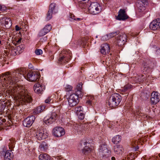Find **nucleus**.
Segmentation results:
<instances>
[{"label": "nucleus", "mask_w": 160, "mask_h": 160, "mask_svg": "<svg viewBox=\"0 0 160 160\" xmlns=\"http://www.w3.org/2000/svg\"><path fill=\"white\" fill-rule=\"evenodd\" d=\"M25 69L24 68H18L13 70L12 72H6L2 74L0 77V79H3V83H9L12 85L15 82L18 81L19 79L25 78L31 82L37 81L40 75L37 72H29L27 76L24 75Z\"/></svg>", "instance_id": "f257e3e1"}, {"label": "nucleus", "mask_w": 160, "mask_h": 160, "mask_svg": "<svg viewBox=\"0 0 160 160\" xmlns=\"http://www.w3.org/2000/svg\"><path fill=\"white\" fill-rule=\"evenodd\" d=\"M14 94L16 99L22 105H27L30 103L32 101L30 93L23 86L16 85L13 88Z\"/></svg>", "instance_id": "f03ea898"}, {"label": "nucleus", "mask_w": 160, "mask_h": 160, "mask_svg": "<svg viewBox=\"0 0 160 160\" xmlns=\"http://www.w3.org/2000/svg\"><path fill=\"white\" fill-rule=\"evenodd\" d=\"M122 100L121 96L118 93L112 94L106 100L107 105L111 108H115L118 106Z\"/></svg>", "instance_id": "7ed1b4c3"}, {"label": "nucleus", "mask_w": 160, "mask_h": 160, "mask_svg": "<svg viewBox=\"0 0 160 160\" xmlns=\"http://www.w3.org/2000/svg\"><path fill=\"white\" fill-rule=\"evenodd\" d=\"M102 10L101 6L97 2H92L91 3L88 8L89 12L93 15H96L100 12Z\"/></svg>", "instance_id": "20e7f679"}, {"label": "nucleus", "mask_w": 160, "mask_h": 160, "mask_svg": "<svg viewBox=\"0 0 160 160\" xmlns=\"http://www.w3.org/2000/svg\"><path fill=\"white\" fill-rule=\"evenodd\" d=\"M36 137L40 140L46 138L49 135V131L45 129H38L35 132Z\"/></svg>", "instance_id": "39448f33"}, {"label": "nucleus", "mask_w": 160, "mask_h": 160, "mask_svg": "<svg viewBox=\"0 0 160 160\" xmlns=\"http://www.w3.org/2000/svg\"><path fill=\"white\" fill-rule=\"evenodd\" d=\"M82 97L75 93L70 95L68 98L69 106L71 107H73L77 105L79 102V98Z\"/></svg>", "instance_id": "423d86ee"}, {"label": "nucleus", "mask_w": 160, "mask_h": 160, "mask_svg": "<svg viewBox=\"0 0 160 160\" xmlns=\"http://www.w3.org/2000/svg\"><path fill=\"white\" fill-rule=\"evenodd\" d=\"M57 114L55 112H53L48 116H46L43 119V122L47 125H50L55 122Z\"/></svg>", "instance_id": "0eeeda50"}, {"label": "nucleus", "mask_w": 160, "mask_h": 160, "mask_svg": "<svg viewBox=\"0 0 160 160\" xmlns=\"http://www.w3.org/2000/svg\"><path fill=\"white\" fill-rule=\"evenodd\" d=\"M149 77L146 78L143 75H137L136 76L132 78V82L133 83L140 84L144 82L148 81Z\"/></svg>", "instance_id": "6e6552de"}, {"label": "nucleus", "mask_w": 160, "mask_h": 160, "mask_svg": "<svg viewBox=\"0 0 160 160\" xmlns=\"http://www.w3.org/2000/svg\"><path fill=\"white\" fill-rule=\"evenodd\" d=\"M56 5L54 3H51L49 6V9L47 14L46 20H49L52 18V14L53 12L55 13L57 12V10H56Z\"/></svg>", "instance_id": "1a4fd4ad"}, {"label": "nucleus", "mask_w": 160, "mask_h": 160, "mask_svg": "<svg viewBox=\"0 0 160 160\" xmlns=\"http://www.w3.org/2000/svg\"><path fill=\"white\" fill-rule=\"evenodd\" d=\"M81 147L84 146L82 149V152L84 154H87L90 153L92 149L90 147V144L88 143L85 140H82L80 142Z\"/></svg>", "instance_id": "9d476101"}, {"label": "nucleus", "mask_w": 160, "mask_h": 160, "mask_svg": "<svg viewBox=\"0 0 160 160\" xmlns=\"http://www.w3.org/2000/svg\"><path fill=\"white\" fill-rule=\"evenodd\" d=\"M65 133L64 129L60 127H56L53 130V134L56 137H62Z\"/></svg>", "instance_id": "9b49d317"}, {"label": "nucleus", "mask_w": 160, "mask_h": 160, "mask_svg": "<svg viewBox=\"0 0 160 160\" xmlns=\"http://www.w3.org/2000/svg\"><path fill=\"white\" fill-rule=\"evenodd\" d=\"M127 36L125 34H120L117 37L116 43L119 46L123 45L127 41Z\"/></svg>", "instance_id": "f8f14e48"}, {"label": "nucleus", "mask_w": 160, "mask_h": 160, "mask_svg": "<svg viewBox=\"0 0 160 160\" xmlns=\"http://www.w3.org/2000/svg\"><path fill=\"white\" fill-rule=\"evenodd\" d=\"M35 117L34 116H31L25 119L23 121V125L24 127H30L33 123Z\"/></svg>", "instance_id": "ddd939ff"}, {"label": "nucleus", "mask_w": 160, "mask_h": 160, "mask_svg": "<svg viewBox=\"0 0 160 160\" xmlns=\"http://www.w3.org/2000/svg\"><path fill=\"white\" fill-rule=\"evenodd\" d=\"M160 100V94L157 92H153L151 94V101L152 104H155Z\"/></svg>", "instance_id": "4468645a"}, {"label": "nucleus", "mask_w": 160, "mask_h": 160, "mask_svg": "<svg viewBox=\"0 0 160 160\" xmlns=\"http://www.w3.org/2000/svg\"><path fill=\"white\" fill-rule=\"evenodd\" d=\"M150 28L153 30H156L160 28V18H158L152 22L149 25Z\"/></svg>", "instance_id": "2eb2a0df"}, {"label": "nucleus", "mask_w": 160, "mask_h": 160, "mask_svg": "<svg viewBox=\"0 0 160 160\" xmlns=\"http://www.w3.org/2000/svg\"><path fill=\"white\" fill-rule=\"evenodd\" d=\"M128 18L124 9H120L118 12L116 19L119 20H124Z\"/></svg>", "instance_id": "dca6fc26"}, {"label": "nucleus", "mask_w": 160, "mask_h": 160, "mask_svg": "<svg viewBox=\"0 0 160 160\" xmlns=\"http://www.w3.org/2000/svg\"><path fill=\"white\" fill-rule=\"evenodd\" d=\"M0 22L7 28H10L12 25L11 20L9 18L3 17L1 18Z\"/></svg>", "instance_id": "f3484780"}, {"label": "nucleus", "mask_w": 160, "mask_h": 160, "mask_svg": "<svg viewBox=\"0 0 160 160\" xmlns=\"http://www.w3.org/2000/svg\"><path fill=\"white\" fill-rule=\"evenodd\" d=\"M34 91L38 94L42 93V91L45 89V86L37 83L35 84L33 87Z\"/></svg>", "instance_id": "a211bd4d"}, {"label": "nucleus", "mask_w": 160, "mask_h": 160, "mask_svg": "<svg viewBox=\"0 0 160 160\" xmlns=\"http://www.w3.org/2000/svg\"><path fill=\"white\" fill-rule=\"evenodd\" d=\"M134 115L136 117L138 116L139 118L142 117L145 119V120H150L152 118L149 116L148 114H144L142 112V110L141 109L137 110L134 113Z\"/></svg>", "instance_id": "6ab92c4d"}, {"label": "nucleus", "mask_w": 160, "mask_h": 160, "mask_svg": "<svg viewBox=\"0 0 160 160\" xmlns=\"http://www.w3.org/2000/svg\"><path fill=\"white\" fill-rule=\"evenodd\" d=\"M99 154L102 157L106 156V153H108V150L107 149V145L103 144L100 146L99 148Z\"/></svg>", "instance_id": "aec40b11"}, {"label": "nucleus", "mask_w": 160, "mask_h": 160, "mask_svg": "<svg viewBox=\"0 0 160 160\" xmlns=\"http://www.w3.org/2000/svg\"><path fill=\"white\" fill-rule=\"evenodd\" d=\"M132 86L130 84H127L120 89L121 93L122 94H126L125 96H128L129 92L132 88Z\"/></svg>", "instance_id": "412c9836"}, {"label": "nucleus", "mask_w": 160, "mask_h": 160, "mask_svg": "<svg viewBox=\"0 0 160 160\" xmlns=\"http://www.w3.org/2000/svg\"><path fill=\"white\" fill-rule=\"evenodd\" d=\"M148 3L147 0H138L136 3V5L140 9H144Z\"/></svg>", "instance_id": "4be33fe9"}, {"label": "nucleus", "mask_w": 160, "mask_h": 160, "mask_svg": "<svg viewBox=\"0 0 160 160\" xmlns=\"http://www.w3.org/2000/svg\"><path fill=\"white\" fill-rule=\"evenodd\" d=\"M101 52L103 55H105L109 52L110 46L107 43L102 44L101 46Z\"/></svg>", "instance_id": "5701e85b"}, {"label": "nucleus", "mask_w": 160, "mask_h": 160, "mask_svg": "<svg viewBox=\"0 0 160 160\" xmlns=\"http://www.w3.org/2000/svg\"><path fill=\"white\" fill-rule=\"evenodd\" d=\"M60 55L62 56H64L63 57L65 58L69 59V60L72 57L71 52L69 50H66L63 51Z\"/></svg>", "instance_id": "b1692460"}, {"label": "nucleus", "mask_w": 160, "mask_h": 160, "mask_svg": "<svg viewBox=\"0 0 160 160\" xmlns=\"http://www.w3.org/2000/svg\"><path fill=\"white\" fill-rule=\"evenodd\" d=\"M82 83L81 82L79 83L76 86L75 90V93L79 95L80 96H83V92H82Z\"/></svg>", "instance_id": "393cba45"}, {"label": "nucleus", "mask_w": 160, "mask_h": 160, "mask_svg": "<svg viewBox=\"0 0 160 160\" xmlns=\"http://www.w3.org/2000/svg\"><path fill=\"white\" fill-rule=\"evenodd\" d=\"M13 155L11 150H8L4 155L5 160H12Z\"/></svg>", "instance_id": "a878e982"}, {"label": "nucleus", "mask_w": 160, "mask_h": 160, "mask_svg": "<svg viewBox=\"0 0 160 160\" xmlns=\"http://www.w3.org/2000/svg\"><path fill=\"white\" fill-rule=\"evenodd\" d=\"M45 108V106H39L34 108L33 112L36 114H39L43 112Z\"/></svg>", "instance_id": "bb28decb"}, {"label": "nucleus", "mask_w": 160, "mask_h": 160, "mask_svg": "<svg viewBox=\"0 0 160 160\" xmlns=\"http://www.w3.org/2000/svg\"><path fill=\"white\" fill-rule=\"evenodd\" d=\"M121 137L119 135H117L112 138V142L114 144L118 143L121 141Z\"/></svg>", "instance_id": "cd10ccee"}, {"label": "nucleus", "mask_w": 160, "mask_h": 160, "mask_svg": "<svg viewBox=\"0 0 160 160\" xmlns=\"http://www.w3.org/2000/svg\"><path fill=\"white\" fill-rule=\"evenodd\" d=\"M63 57L60 55L58 59V63H59L64 64L69 61V59L65 58Z\"/></svg>", "instance_id": "c85d7f7f"}, {"label": "nucleus", "mask_w": 160, "mask_h": 160, "mask_svg": "<svg viewBox=\"0 0 160 160\" xmlns=\"http://www.w3.org/2000/svg\"><path fill=\"white\" fill-rule=\"evenodd\" d=\"M39 160H50V158L47 154L44 153L40 154L39 157Z\"/></svg>", "instance_id": "c756f323"}, {"label": "nucleus", "mask_w": 160, "mask_h": 160, "mask_svg": "<svg viewBox=\"0 0 160 160\" xmlns=\"http://www.w3.org/2000/svg\"><path fill=\"white\" fill-rule=\"evenodd\" d=\"M122 150V148L121 146L117 145L114 147V151L117 154H119L121 153Z\"/></svg>", "instance_id": "7c9ffc66"}, {"label": "nucleus", "mask_w": 160, "mask_h": 160, "mask_svg": "<svg viewBox=\"0 0 160 160\" xmlns=\"http://www.w3.org/2000/svg\"><path fill=\"white\" fill-rule=\"evenodd\" d=\"M119 33V31H116L113 32L108 34L107 36H106V37H108V38H110L114 37V36H115L116 35H118ZM106 36L103 37H102L103 39Z\"/></svg>", "instance_id": "2f4dec72"}, {"label": "nucleus", "mask_w": 160, "mask_h": 160, "mask_svg": "<svg viewBox=\"0 0 160 160\" xmlns=\"http://www.w3.org/2000/svg\"><path fill=\"white\" fill-rule=\"evenodd\" d=\"M69 20L72 22L74 20L79 21H81L82 19L80 18H77L74 15L72 14L70 15Z\"/></svg>", "instance_id": "473e14b6"}, {"label": "nucleus", "mask_w": 160, "mask_h": 160, "mask_svg": "<svg viewBox=\"0 0 160 160\" xmlns=\"http://www.w3.org/2000/svg\"><path fill=\"white\" fill-rule=\"evenodd\" d=\"M10 142L9 143L8 146L10 149L11 150L14 147L15 142L12 139H10Z\"/></svg>", "instance_id": "72a5a7b5"}, {"label": "nucleus", "mask_w": 160, "mask_h": 160, "mask_svg": "<svg viewBox=\"0 0 160 160\" xmlns=\"http://www.w3.org/2000/svg\"><path fill=\"white\" fill-rule=\"evenodd\" d=\"M43 28L47 33L52 29V26L50 24H47Z\"/></svg>", "instance_id": "f704fd0d"}, {"label": "nucleus", "mask_w": 160, "mask_h": 160, "mask_svg": "<svg viewBox=\"0 0 160 160\" xmlns=\"http://www.w3.org/2000/svg\"><path fill=\"white\" fill-rule=\"evenodd\" d=\"M84 40L85 39L84 38L79 40L78 42V44L80 46H84L86 43Z\"/></svg>", "instance_id": "c9c22d12"}, {"label": "nucleus", "mask_w": 160, "mask_h": 160, "mask_svg": "<svg viewBox=\"0 0 160 160\" xmlns=\"http://www.w3.org/2000/svg\"><path fill=\"white\" fill-rule=\"evenodd\" d=\"M47 33L45 31V30L43 28L39 31L38 33V35L39 37H42L45 35Z\"/></svg>", "instance_id": "e433bc0d"}, {"label": "nucleus", "mask_w": 160, "mask_h": 160, "mask_svg": "<svg viewBox=\"0 0 160 160\" xmlns=\"http://www.w3.org/2000/svg\"><path fill=\"white\" fill-rule=\"evenodd\" d=\"M45 102L46 103H52L53 102V100L52 97L50 96L47 98L45 101Z\"/></svg>", "instance_id": "4c0bfd02"}, {"label": "nucleus", "mask_w": 160, "mask_h": 160, "mask_svg": "<svg viewBox=\"0 0 160 160\" xmlns=\"http://www.w3.org/2000/svg\"><path fill=\"white\" fill-rule=\"evenodd\" d=\"M65 89L66 92H69L72 90V87L70 85H67L65 87Z\"/></svg>", "instance_id": "58836bf2"}, {"label": "nucleus", "mask_w": 160, "mask_h": 160, "mask_svg": "<svg viewBox=\"0 0 160 160\" xmlns=\"http://www.w3.org/2000/svg\"><path fill=\"white\" fill-rule=\"evenodd\" d=\"M35 53L37 55H40L42 54V51L40 49H37L35 51Z\"/></svg>", "instance_id": "ea45409f"}, {"label": "nucleus", "mask_w": 160, "mask_h": 160, "mask_svg": "<svg viewBox=\"0 0 160 160\" xmlns=\"http://www.w3.org/2000/svg\"><path fill=\"white\" fill-rule=\"evenodd\" d=\"M7 10V8L4 5H2L0 4V11H3Z\"/></svg>", "instance_id": "a19ab883"}, {"label": "nucleus", "mask_w": 160, "mask_h": 160, "mask_svg": "<svg viewBox=\"0 0 160 160\" xmlns=\"http://www.w3.org/2000/svg\"><path fill=\"white\" fill-rule=\"evenodd\" d=\"M84 118V114L80 112L78 115V118L80 120H82Z\"/></svg>", "instance_id": "79ce46f5"}, {"label": "nucleus", "mask_w": 160, "mask_h": 160, "mask_svg": "<svg viewBox=\"0 0 160 160\" xmlns=\"http://www.w3.org/2000/svg\"><path fill=\"white\" fill-rule=\"evenodd\" d=\"M90 101L92 102V103H94L96 101L95 100L94 97L93 96H91L88 99Z\"/></svg>", "instance_id": "37998d69"}, {"label": "nucleus", "mask_w": 160, "mask_h": 160, "mask_svg": "<svg viewBox=\"0 0 160 160\" xmlns=\"http://www.w3.org/2000/svg\"><path fill=\"white\" fill-rule=\"evenodd\" d=\"M82 109L83 108L82 106H79L77 107V108H76V110L77 112H80L82 110Z\"/></svg>", "instance_id": "c03bdc74"}, {"label": "nucleus", "mask_w": 160, "mask_h": 160, "mask_svg": "<svg viewBox=\"0 0 160 160\" xmlns=\"http://www.w3.org/2000/svg\"><path fill=\"white\" fill-rule=\"evenodd\" d=\"M92 102L91 101H90L89 99L86 102V103L88 105L91 106L92 105Z\"/></svg>", "instance_id": "a18cd8bd"}, {"label": "nucleus", "mask_w": 160, "mask_h": 160, "mask_svg": "<svg viewBox=\"0 0 160 160\" xmlns=\"http://www.w3.org/2000/svg\"><path fill=\"white\" fill-rule=\"evenodd\" d=\"M147 69V68H146V67L144 66L142 68V70L143 71V72H144L145 71H146Z\"/></svg>", "instance_id": "49530a36"}, {"label": "nucleus", "mask_w": 160, "mask_h": 160, "mask_svg": "<svg viewBox=\"0 0 160 160\" xmlns=\"http://www.w3.org/2000/svg\"><path fill=\"white\" fill-rule=\"evenodd\" d=\"M50 60L51 61L54 58V56L53 55H50V56L49 57Z\"/></svg>", "instance_id": "de8ad7c7"}, {"label": "nucleus", "mask_w": 160, "mask_h": 160, "mask_svg": "<svg viewBox=\"0 0 160 160\" xmlns=\"http://www.w3.org/2000/svg\"><path fill=\"white\" fill-rule=\"evenodd\" d=\"M20 29L18 25H16L15 26V30L16 31H18Z\"/></svg>", "instance_id": "09e8293b"}, {"label": "nucleus", "mask_w": 160, "mask_h": 160, "mask_svg": "<svg viewBox=\"0 0 160 160\" xmlns=\"http://www.w3.org/2000/svg\"><path fill=\"white\" fill-rule=\"evenodd\" d=\"M153 160H160V158L159 159L157 156H154L153 157Z\"/></svg>", "instance_id": "8fccbe9b"}, {"label": "nucleus", "mask_w": 160, "mask_h": 160, "mask_svg": "<svg viewBox=\"0 0 160 160\" xmlns=\"http://www.w3.org/2000/svg\"><path fill=\"white\" fill-rule=\"evenodd\" d=\"M137 142H135L134 143H132V146H133V148L135 147L136 146H137Z\"/></svg>", "instance_id": "3c124183"}, {"label": "nucleus", "mask_w": 160, "mask_h": 160, "mask_svg": "<svg viewBox=\"0 0 160 160\" xmlns=\"http://www.w3.org/2000/svg\"><path fill=\"white\" fill-rule=\"evenodd\" d=\"M6 122V120L5 119H2V120L1 119V122H2H2Z\"/></svg>", "instance_id": "603ef678"}, {"label": "nucleus", "mask_w": 160, "mask_h": 160, "mask_svg": "<svg viewBox=\"0 0 160 160\" xmlns=\"http://www.w3.org/2000/svg\"><path fill=\"white\" fill-rule=\"evenodd\" d=\"M77 126H78V129H77V130H79V128H80L81 127H82V125H78Z\"/></svg>", "instance_id": "864d4df0"}, {"label": "nucleus", "mask_w": 160, "mask_h": 160, "mask_svg": "<svg viewBox=\"0 0 160 160\" xmlns=\"http://www.w3.org/2000/svg\"><path fill=\"white\" fill-rule=\"evenodd\" d=\"M21 46H18L17 47V49L18 50L19 49H20V48H21Z\"/></svg>", "instance_id": "5fc2aeb1"}, {"label": "nucleus", "mask_w": 160, "mask_h": 160, "mask_svg": "<svg viewBox=\"0 0 160 160\" xmlns=\"http://www.w3.org/2000/svg\"><path fill=\"white\" fill-rule=\"evenodd\" d=\"M111 160H115V158L114 157H112L111 158Z\"/></svg>", "instance_id": "6e6d98bb"}, {"label": "nucleus", "mask_w": 160, "mask_h": 160, "mask_svg": "<svg viewBox=\"0 0 160 160\" xmlns=\"http://www.w3.org/2000/svg\"><path fill=\"white\" fill-rule=\"evenodd\" d=\"M138 148H139L138 146L135 147V150L136 151L137 150V149H138Z\"/></svg>", "instance_id": "4d7b16f0"}, {"label": "nucleus", "mask_w": 160, "mask_h": 160, "mask_svg": "<svg viewBox=\"0 0 160 160\" xmlns=\"http://www.w3.org/2000/svg\"><path fill=\"white\" fill-rule=\"evenodd\" d=\"M21 42V39H19L18 41L17 42L18 43H20Z\"/></svg>", "instance_id": "13d9d810"}, {"label": "nucleus", "mask_w": 160, "mask_h": 160, "mask_svg": "<svg viewBox=\"0 0 160 160\" xmlns=\"http://www.w3.org/2000/svg\"><path fill=\"white\" fill-rule=\"evenodd\" d=\"M1 118H0V126L2 124V122H1Z\"/></svg>", "instance_id": "bf43d9fd"}, {"label": "nucleus", "mask_w": 160, "mask_h": 160, "mask_svg": "<svg viewBox=\"0 0 160 160\" xmlns=\"http://www.w3.org/2000/svg\"><path fill=\"white\" fill-rule=\"evenodd\" d=\"M160 52V49H158L157 50V52Z\"/></svg>", "instance_id": "052dcab7"}, {"label": "nucleus", "mask_w": 160, "mask_h": 160, "mask_svg": "<svg viewBox=\"0 0 160 160\" xmlns=\"http://www.w3.org/2000/svg\"><path fill=\"white\" fill-rule=\"evenodd\" d=\"M152 159H153V158H150L149 159L150 160H152Z\"/></svg>", "instance_id": "680f3d73"}, {"label": "nucleus", "mask_w": 160, "mask_h": 160, "mask_svg": "<svg viewBox=\"0 0 160 160\" xmlns=\"http://www.w3.org/2000/svg\"><path fill=\"white\" fill-rule=\"evenodd\" d=\"M82 0L83 1H87V0Z\"/></svg>", "instance_id": "e2e57ef3"}, {"label": "nucleus", "mask_w": 160, "mask_h": 160, "mask_svg": "<svg viewBox=\"0 0 160 160\" xmlns=\"http://www.w3.org/2000/svg\"><path fill=\"white\" fill-rule=\"evenodd\" d=\"M158 156L159 157V158H160V153L159 154Z\"/></svg>", "instance_id": "0e129e2a"}, {"label": "nucleus", "mask_w": 160, "mask_h": 160, "mask_svg": "<svg viewBox=\"0 0 160 160\" xmlns=\"http://www.w3.org/2000/svg\"><path fill=\"white\" fill-rule=\"evenodd\" d=\"M32 65V64L31 63V64H29V66H30V65Z\"/></svg>", "instance_id": "69168bd1"}, {"label": "nucleus", "mask_w": 160, "mask_h": 160, "mask_svg": "<svg viewBox=\"0 0 160 160\" xmlns=\"http://www.w3.org/2000/svg\"><path fill=\"white\" fill-rule=\"evenodd\" d=\"M1 41H0V44H1Z\"/></svg>", "instance_id": "338daca9"}, {"label": "nucleus", "mask_w": 160, "mask_h": 160, "mask_svg": "<svg viewBox=\"0 0 160 160\" xmlns=\"http://www.w3.org/2000/svg\"><path fill=\"white\" fill-rule=\"evenodd\" d=\"M63 159L62 160H66V159Z\"/></svg>", "instance_id": "774afa93"}]
</instances>
